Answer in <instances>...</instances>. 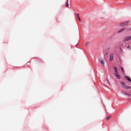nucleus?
I'll return each instance as SVG.
<instances>
[{"mask_svg":"<svg viewBox=\"0 0 131 131\" xmlns=\"http://www.w3.org/2000/svg\"><path fill=\"white\" fill-rule=\"evenodd\" d=\"M129 40H131V35L127 36L123 39V41H129Z\"/></svg>","mask_w":131,"mask_h":131,"instance_id":"obj_1","label":"nucleus"},{"mask_svg":"<svg viewBox=\"0 0 131 131\" xmlns=\"http://www.w3.org/2000/svg\"><path fill=\"white\" fill-rule=\"evenodd\" d=\"M128 23H129V21H127L124 23H121V24L120 25V26L123 27L124 26H126V25H127L128 24Z\"/></svg>","mask_w":131,"mask_h":131,"instance_id":"obj_2","label":"nucleus"},{"mask_svg":"<svg viewBox=\"0 0 131 131\" xmlns=\"http://www.w3.org/2000/svg\"><path fill=\"white\" fill-rule=\"evenodd\" d=\"M114 75L118 79H120V78H121V77L120 76L118 73H114Z\"/></svg>","mask_w":131,"mask_h":131,"instance_id":"obj_3","label":"nucleus"},{"mask_svg":"<svg viewBox=\"0 0 131 131\" xmlns=\"http://www.w3.org/2000/svg\"><path fill=\"white\" fill-rule=\"evenodd\" d=\"M113 59H114V54L112 53L110 54V61H112Z\"/></svg>","mask_w":131,"mask_h":131,"instance_id":"obj_4","label":"nucleus"},{"mask_svg":"<svg viewBox=\"0 0 131 131\" xmlns=\"http://www.w3.org/2000/svg\"><path fill=\"white\" fill-rule=\"evenodd\" d=\"M99 62L101 64V65L102 66H104V65H105V62H104V60H99Z\"/></svg>","mask_w":131,"mask_h":131,"instance_id":"obj_5","label":"nucleus"},{"mask_svg":"<svg viewBox=\"0 0 131 131\" xmlns=\"http://www.w3.org/2000/svg\"><path fill=\"white\" fill-rule=\"evenodd\" d=\"M124 30H125V28H123L118 31L117 32L118 33H120V32H122V31H124Z\"/></svg>","mask_w":131,"mask_h":131,"instance_id":"obj_6","label":"nucleus"},{"mask_svg":"<svg viewBox=\"0 0 131 131\" xmlns=\"http://www.w3.org/2000/svg\"><path fill=\"white\" fill-rule=\"evenodd\" d=\"M125 77L126 79H127L128 80V81L131 82V79H130V78H129V77H128L127 76H125Z\"/></svg>","mask_w":131,"mask_h":131,"instance_id":"obj_7","label":"nucleus"},{"mask_svg":"<svg viewBox=\"0 0 131 131\" xmlns=\"http://www.w3.org/2000/svg\"><path fill=\"white\" fill-rule=\"evenodd\" d=\"M124 89H125V90H129L131 89V86L126 85L124 86Z\"/></svg>","mask_w":131,"mask_h":131,"instance_id":"obj_8","label":"nucleus"},{"mask_svg":"<svg viewBox=\"0 0 131 131\" xmlns=\"http://www.w3.org/2000/svg\"><path fill=\"white\" fill-rule=\"evenodd\" d=\"M121 84L123 85V88L124 89L125 86H126V85H125V82H122Z\"/></svg>","mask_w":131,"mask_h":131,"instance_id":"obj_9","label":"nucleus"},{"mask_svg":"<svg viewBox=\"0 0 131 131\" xmlns=\"http://www.w3.org/2000/svg\"><path fill=\"white\" fill-rule=\"evenodd\" d=\"M124 95H126V96H128V97H131V94H127L125 92H123Z\"/></svg>","mask_w":131,"mask_h":131,"instance_id":"obj_10","label":"nucleus"},{"mask_svg":"<svg viewBox=\"0 0 131 131\" xmlns=\"http://www.w3.org/2000/svg\"><path fill=\"white\" fill-rule=\"evenodd\" d=\"M68 2H69V0H68L67 2V3L66 4V6L67 8H68L69 7V4L68 3Z\"/></svg>","mask_w":131,"mask_h":131,"instance_id":"obj_11","label":"nucleus"},{"mask_svg":"<svg viewBox=\"0 0 131 131\" xmlns=\"http://www.w3.org/2000/svg\"><path fill=\"white\" fill-rule=\"evenodd\" d=\"M114 70H115V73H118V71L117 70V68H116V67L114 68Z\"/></svg>","mask_w":131,"mask_h":131,"instance_id":"obj_12","label":"nucleus"},{"mask_svg":"<svg viewBox=\"0 0 131 131\" xmlns=\"http://www.w3.org/2000/svg\"><path fill=\"white\" fill-rule=\"evenodd\" d=\"M111 118V116H109L108 117H107L106 120H109V119H110Z\"/></svg>","mask_w":131,"mask_h":131,"instance_id":"obj_13","label":"nucleus"},{"mask_svg":"<svg viewBox=\"0 0 131 131\" xmlns=\"http://www.w3.org/2000/svg\"><path fill=\"white\" fill-rule=\"evenodd\" d=\"M121 69L123 73H124V69H123V67H121Z\"/></svg>","mask_w":131,"mask_h":131,"instance_id":"obj_14","label":"nucleus"},{"mask_svg":"<svg viewBox=\"0 0 131 131\" xmlns=\"http://www.w3.org/2000/svg\"><path fill=\"white\" fill-rule=\"evenodd\" d=\"M89 45H90V42H87L85 43V46L86 47H88V46H89Z\"/></svg>","mask_w":131,"mask_h":131,"instance_id":"obj_15","label":"nucleus"},{"mask_svg":"<svg viewBox=\"0 0 131 131\" xmlns=\"http://www.w3.org/2000/svg\"><path fill=\"white\" fill-rule=\"evenodd\" d=\"M108 52H109V49H107L106 53H105L106 55H108Z\"/></svg>","mask_w":131,"mask_h":131,"instance_id":"obj_16","label":"nucleus"},{"mask_svg":"<svg viewBox=\"0 0 131 131\" xmlns=\"http://www.w3.org/2000/svg\"><path fill=\"white\" fill-rule=\"evenodd\" d=\"M106 81H107V83H108V84L110 85V82L109 81V79H107L106 80Z\"/></svg>","mask_w":131,"mask_h":131,"instance_id":"obj_17","label":"nucleus"},{"mask_svg":"<svg viewBox=\"0 0 131 131\" xmlns=\"http://www.w3.org/2000/svg\"><path fill=\"white\" fill-rule=\"evenodd\" d=\"M78 19L80 22H81V19H80V17H78Z\"/></svg>","mask_w":131,"mask_h":131,"instance_id":"obj_18","label":"nucleus"},{"mask_svg":"<svg viewBox=\"0 0 131 131\" xmlns=\"http://www.w3.org/2000/svg\"><path fill=\"white\" fill-rule=\"evenodd\" d=\"M127 48L129 49V50H130V47L129 46H128L127 47Z\"/></svg>","mask_w":131,"mask_h":131,"instance_id":"obj_19","label":"nucleus"},{"mask_svg":"<svg viewBox=\"0 0 131 131\" xmlns=\"http://www.w3.org/2000/svg\"><path fill=\"white\" fill-rule=\"evenodd\" d=\"M77 17H78H78H79V14H77Z\"/></svg>","mask_w":131,"mask_h":131,"instance_id":"obj_20","label":"nucleus"},{"mask_svg":"<svg viewBox=\"0 0 131 131\" xmlns=\"http://www.w3.org/2000/svg\"><path fill=\"white\" fill-rule=\"evenodd\" d=\"M128 30H131V28L128 29Z\"/></svg>","mask_w":131,"mask_h":131,"instance_id":"obj_21","label":"nucleus"}]
</instances>
